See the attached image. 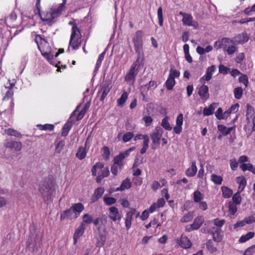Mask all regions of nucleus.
<instances>
[{
  "label": "nucleus",
  "instance_id": "72a5a7b5",
  "mask_svg": "<svg viewBox=\"0 0 255 255\" xmlns=\"http://www.w3.org/2000/svg\"><path fill=\"white\" fill-rule=\"evenodd\" d=\"M14 86L13 83H10L7 84L5 86V88L6 89H8V91L6 92L5 96L4 97V99L8 100L12 96H13V92L11 90V89Z\"/></svg>",
  "mask_w": 255,
  "mask_h": 255
},
{
  "label": "nucleus",
  "instance_id": "0e129e2a",
  "mask_svg": "<svg viewBox=\"0 0 255 255\" xmlns=\"http://www.w3.org/2000/svg\"><path fill=\"white\" fill-rule=\"evenodd\" d=\"M230 70V69L223 65L220 64L219 66V73L224 75L227 74Z\"/></svg>",
  "mask_w": 255,
  "mask_h": 255
},
{
  "label": "nucleus",
  "instance_id": "4468645a",
  "mask_svg": "<svg viewBox=\"0 0 255 255\" xmlns=\"http://www.w3.org/2000/svg\"><path fill=\"white\" fill-rule=\"evenodd\" d=\"M183 122V115L182 114H180L176 118V126L174 127L173 131L176 134H180L182 130V126Z\"/></svg>",
  "mask_w": 255,
  "mask_h": 255
},
{
  "label": "nucleus",
  "instance_id": "f257e3e1",
  "mask_svg": "<svg viewBox=\"0 0 255 255\" xmlns=\"http://www.w3.org/2000/svg\"><path fill=\"white\" fill-rule=\"evenodd\" d=\"M134 49L138 57L136 61L132 64L129 71L125 77V81L133 86L135 81V77L138 73L136 68L137 64L143 59L144 53L143 51V32L141 30L137 31L132 38Z\"/></svg>",
  "mask_w": 255,
  "mask_h": 255
},
{
  "label": "nucleus",
  "instance_id": "393cba45",
  "mask_svg": "<svg viewBox=\"0 0 255 255\" xmlns=\"http://www.w3.org/2000/svg\"><path fill=\"white\" fill-rule=\"evenodd\" d=\"M71 208L75 214L77 215L78 216L84 210V207L81 203L73 204Z\"/></svg>",
  "mask_w": 255,
  "mask_h": 255
},
{
  "label": "nucleus",
  "instance_id": "79ce46f5",
  "mask_svg": "<svg viewBox=\"0 0 255 255\" xmlns=\"http://www.w3.org/2000/svg\"><path fill=\"white\" fill-rule=\"evenodd\" d=\"M194 216L193 212H189L186 214L181 219V222L183 223H187L191 221Z\"/></svg>",
  "mask_w": 255,
  "mask_h": 255
},
{
  "label": "nucleus",
  "instance_id": "423d86ee",
  "mask_svg": "<svg viewBox=\"0 0 255 255\" xmlns=\"http://www.w3.org/2000/svg\"><path fill=\"white\" fill-rule=\"evenodd\" d=\"M204 222V219L202 216H198L196 217L192 224L188 225L186 226L185 231L190 232L192 231L198 230L200 228Z\"/></svg>",
  "mask_w": 255,
  "mask_h": 255
},
{
  "label": "nucleus",
  "instance_id": "c85d7f7f",
  "mask_svg": "<svg viewBox=\"0 0 255 255\" xmlns=\"http://www.w3.org/2000/svg\"><path fill=\"white\" fill-rule=\"evenodd\" d=\"M143 146L141 149H140V152L141 154H143L145 153L148 149L149 145L148 143L149 142V138L147 135L145 134L143 137Z\"/></svg>",
  "mask_w": 255,
  "mask_h": 255
},
{
  "label": "nucleus",
  "instance_id": "b1692460",
  "mask_svg": "<svg viewBox=\"0 0 255 255\" xmlns=\"http://www.w3.org/2000/svg\"><path fill=\"white\" fill-rule=\"evenodd\" d=\"M215 69L216 67L215 65H212L208 67L206 70V74L201 78L200 81H202L204 80L207 81H209L211 79L213 73L214 72Z\"/></svg>",
  "mask_w": 255,
  "mask_h": 255
},
{
  "label": "nucleus",
  "instance_id": "58836bf2",
  "mask_svg": "<svg viewBox=\"0 0 255 255\" xmlns=\"http://www.w3.org/2000/svg\"><path fill=\"white\" fill-rule=\"evenodd\" d=\"M211 181L217 185H221L223 181V178L220 176L213 174L211 176Z\"/></svg>",
  "mask_w": 255,
  "mask_h": 255
},
{
  "label": "nucleus",
  "instance_id": "3c124183",
  "mask_svg": "<svg viewBox=\"0 0 255 255\" xmlns=\"http://www.w3.org/2000/svg\"><path fill=\"white\" fill-rule=\"evenodd\" d=\"M17 18V15L16 13L12 11L10 14L5 18V21L6 24L10 23L14 21H15Z\"/></svg>",
  "mask_w": 255,
  "mask_h": 255
},
{
  "label": "nucleus",
  "instance_id": "f8f14e48",
  "mask_svg": "<svg viewBox=\"0 0 255 255\" xmlns=\"http://www.w3.org/2000/svg\"><path fill=\"white\" fill-rule=\"evenodd\" d=\"M110 214L109 217L113 221L116 222L117 220H120L122 219V216L120 214L117 208L114 206L111 207L109 208Z\"/></svg>",
  "mask_w": 255,
  "mask_h": 255
},
{
  "label": "nucleus",
  "instance_id": "8fccbe9b",
  "mask_svg": "<svg viewBox=\"0 0 255 255\" xmlns=\"http://www.w3.org/2000/svg\"><path fill=\"white\" fill-rule=\"evenodd\" d=\"M102 167H103V164L102 163L100 162L96 163L92 168V175L93 176H96L97 175V170Z\"/></svg>",
  "mask_w": 255,
  "mask_h": 255
},
{
  "label": "nucleus",
  "instance_id": "4be33fe9",
  "mask_svg": "<svg viewBox=\"0 0 255 255\" xmlns=\"http://www.w3.org/2000/svg\"><path fill=\"white\" fill-rule=\"evenodd\" d=\"M85 227L83 226V224H81L76 230L73 236L74 243L76 244L78 239L83 234Z\"/></svg>",
  "mask_w": 255,
  "mask_h": 255
},
{
  "label": "nucleus",
  "instance_id": "4c0bfd02",
  "mask_svg": "<svg viewBox=\"0 0 255 255\" xmlns=\"http://www.w3.org/2000/svg\"><path fill=\"white\" fill-rule=\"evenodd\" d=\"M93 221V217L91 215L85 214L83 216V222L81 224H83V226L85 227V224H90Z\"/></svg>",
  "mask_w": 255,
  "mask_h": 255
},
{
  "label": "nucleus",
  "instance_id": "a18cd8bd",
  "mask_svg": "<svg viewBox=\"0 0 255 255\" xmlns=\"http://www.w3.org/2000/svg\"><path fill=\"white\" fill-rule=\"evenodd\" d=\"M203 199V195L201 193L196 190L193 193V200L195 203H199Z\"/></svg>",
  "mask_w": 255,
  "mask_h": 255
},
{
  "label": "nucleus",
  "instance_id": "a19ab883",
  "mask_svg": "<svg viewBox=\"0 0 255 255\" xmlns=\"http://www.w3.org/2000/svg\"><path fill=\"white\" fill-rule=\"evenodd\" d=\"M70 37H81V33L80 32V29L77 27V26H74L72 28V32L70 36Z\"/></svg>",
  "mask_w": 255,
  "mask_h": 255
},
{
  "label": "nucleus",
  "instance_id": "09e8293b",
  "mask_svg": "<svg viewBox=\"0 0 255 255\" xmlns=\"http://www.w3.org/2000/svg\"><path fill=\"white\" fill-rule=\"evenodd\" d=\"M240 191H238L232 197L233 203L236 205H239L241 202L242 198L240 194Z\"/></svg>",
  "mask_w": 255,
  "mask_h": 255
},
{
  "label": "nucleus",
  "instance_id": "7c9ffc66",
  "mask_svg": "<svg viewBox=\"0 0 255 255\" xmlns=\"http://www.w3.org/2000/svg\"><path fill=\"white\" fill-rule=\"evenodd\" d=\"M237 182L240 185L238 191L242 192L247 184V181L244 177H238L236 178Z\"/></svg>",
  "mask_w": 255,
  "mask_h": 255
},
{
  "label": "nucleus",
  "instance_id": "4d7b16f0",
  "mask_svg": "<svg viewBox=\"0 0 255 255\" xmlns=\"http://www.w3.org/2000/svg\"><path fill=\"white\" fill-rule=\"evenodd\" d=\"M128 94L127 92H124L123 94L122 95L121 98L118 100V103L119 105L122 106L123 105L127 98H128Z\"/></svg>",
  "mask_w": 255,
  "mask_h": 255
},
{
  "label": "nucleus",
  "instance_id": "2eb2a0df",
  "mask_svg": "<svg viewBox=\"0 0 255 255\" xmlns=\"http://www.w3.org/2000/svg\"><path fill=\"white\" fill-rule=\"evenodd\" d=\"M100 170L98 172V175L96 178V182L98 183H101L103 178L108 177L110 174V171L108 167H104L100 168Z\"/></svg>",
  "mask_w": 255,
  "mask_h": 255
},
{
  "label": "nucleus",
  "instance_id": "680f3d73",
  "mask_svg": "<svg viewBox=\"0 0 255 255\" xmlns=\"http://www.w3.org/2000/svg\"><path fill=\"white\" fill-rule=\"evenodd\" d=\"M116 199L113 197H104V201L108 206L112 205L116 202Z\"/></svg>",
  "mask_w": 255,
  "mask_h": 255
},
{
  "label": "nucleus",
  "instance_id": "5701e85b",
  "mask_svg": "<svg viewBox=\"0 0 255 255\" xmlns=\"http://www.w3.org/2000/svg\"><path fill=\"white\" fill-rule=\"evenodd\" d=\"M104 188L103 187H99L95 189L92 197V202H95L99 199L104 194Z\"/></svg>",
  "mask_w": 255,
  "mask_h": 255
},
{
  "label": "nucleus",
  "instance_id": "bf43d9fd",
  "mask_svg": "<svg viewBox=\"0 0 255 255\" xmlns=\"http://www.w3.org/2000/svg\"><path fill=\"white\" fill-rule=\"evenodd\" d=\"M206 246L207 249L211 252L213 253L217 251L216 248L214 247L213 245V242L211 240H209L207 242L206 244Z\"/></svg>",
  "mask_w": 255,
  "mask_h": 255
},
{
  "label": "nucleus",
  "instance_id": "338daca9",
  "mask_svg": "<svg viewBox=\"0 0 255 255\" xmlns=\"http://www.w3.org/2000/svg\"><path fill=\"white\" fill-rule=\"evenodd\" d=\"M213 222L217 227H222L224 225L225 220L224 219L220 220L219 218H216L213 220Z\"/></svg>",
  "mask_w": 255,
  "mask_h": 255
},
{
  "label": "nucleus",
  "instance_id": "dca6fc26",
  "mask_svg": "<svg viewBox=\"0 0 255 255\" xmlns=\"http://www.w3.org/2000/svg\"><path fill=\"white\" fill-rule=\"evenodd\" d=\"M5 146L8 148L13 149L15 151H20L22 148V143L19 141H14L12 140H7Z\"/></svg>",
  "mask_w": 255,
  "mask_h": 255
},
{
  "label": "nucleus",
  "instance_id": "0eeeda50",
  "mask_svg": "<svg viewBox=\"0 0 255 255\" xmlns=\"http://www.w3.org/2000/svg\"><path fill=\"white\" fill-rule=\"evenodd\" d=\"M246 117L248 124L252 122L253 127L251 132L255 131V111L254 108L250 104L247 105Z\"/></svg>",
  "mask_w": 255,
  "mask_h": 255
},
{
  "label": "nucleus",
  "instance_id": "412c9836",
  "mask_svg": "<svg viewBox=\"0 0 255 255\" xmlns=\"http://www.w3.org/2000/svg\"><path fill=\"white\" fill-rule=\"evenodd\" d=\"M78 217L77 215H74V211H73L72 209L70 207L68 210H66L63 211L61 214V219H64L65 218H68L70 219H76Z\"/></svg>",
  "mask_w": 255,
  "mask_h": 255
},
{
  "label": "nucleus",
  "instance_id": "1a4fd4ad",
  "mask_svg": "<svg viewBox=\"0 0 255 255\" xmlns=\"http://www.w3.org/2000/svg\"><path fill=\"white\" fill-rule=\"evenodd\" d=\"M192 16L190 14H184L182 18L183 24L189 26H192L194 28L197 29L198 27V23L193 20Z\"/></svg>",
  "mask_w": 255,
  "mask_h": 255
},
{
  "label": "nucleus",
  "instance_id": "9b49d317",
  "mask_svg": "<svg viewBox=\"0 0 255 255\" xmlns=\"http://www.w3.org/2000/svg\"><path fill=\"white\" fill-rule=\"evenodd\" d=\"M135 213L136 210L135 209L131 208L130 211L126 214L125 218V226L127 230H128L130 228L133 216L135 214Z\"/></svg>",
  "mask_w": 255,
  "mask_h": 255
},
{
  "label": "nucleus",
  "instance_id": "aec40b11",
  "mask_svg": "<svg viewBox=\"0 0 255 255\" xmlns=\"http://www.w3.org/2000/svg\"><path fill=\"white\" fill-rule=\"evenodd\" d=\"M197 171V167L196 166V161H192L190 167L186 170L185 174L188 177H193L196 175Z\"/></svg>",
  "mask_w": 255,
  "mask_h": 255
},
{
  "label": "nucleus",
  "instance_id": "2f4dec72",
  "mask_svg": "<svg viewBox=\"0 0 255 255\" xmlns=\"http://www.w3.org/2000/svg\"><path fill=\"white\" fill-rule=\"evenodd\" d=\"M90 106V103L87 102L81 110L80 113L78 114L77 117V121L81 120L84 116L85 114L86 113L87 110L89 109Z\"/></svg>",
  "mask_w": 255,
  "mask_h": 255
},
{
  "label": "nucleus",
  "instance_id": "ea45409f",
  "mask_svg": "<svg viewBox=\"0 0 255 255\" xmlns=\"http://www.w3.org/2000/svg\"><path fill=\"white\" fill-rule=\"evenodd\" d=\"M125 158L123 154L120 153L118 156L115 157L114 159V163L119 165V167L121 168L123 165V161Z\"/></svg>",
  "mask_w": 255,
  "mask_h": 255
},
{
  "label": "nucleus",
  "instance_id": "69168bd1",
  "mask_svg": "<svg viewBox=\"0 0 255 255\" xmlns=\"http://www.w3.org/2000/svg\"><path fill=\"white\" fill-rule=\"evenodd\" d=\"M179 75L180 72L176 70V69H173L172 68L170 70V73L168 77L170 78H173V79H174L175 78L178 77Z\"/></svg>",
  "mask_w": 255,
  "mask_h": 255
},
{
  "label": "nucleus",
  "instance_id": "f3484780",
  "mask_svg": "<svg viewBox=\"0 0 255 255\" xmlns=\"http://www.w3.org/2000/svg\"><path fill=\"white\" fill-rule=\"evenodd\" d=\"M198 94L203 100H207L209 98V88L206 85H203L198 90Z\"/></svg>",
  "mask_w": 255,
  "mask_h": 255
},
{
  "label": "nucleus",
  "instance_id": "f03ea898",
  "mask_svg": "<svg viewBox=\"0 0 255 255\" xmlns=\"http://www.w3.org/2000/svg\"><path fill=\"white\" fill-rule=\"evenodd\" d=\"M65 9L66 5L60 3L57 8H54L50 12L41 15V19L43 21L46 22V24L49 26H51L56 22V18L61 15L62 12L65 10Z\"/></svg>",
  "mask_w": 255,
  "mask_h": 255
},
{
  "label": "nucleus",
  "instance_id": "864d4df0",
  "mask_svg": "<svg viewBox=\"0 0 255 255\" xmlns=\"http://www.w3.org/2000/svg\"><path fill=\"white\" fill-rule=\"evenodd\" d=\"M234 94L236 99H240L243 94L242 88L241 87L236 88L234 89Z\"/></svg>",
  "mask_w": 255,
  "mask_h": 255
},
{
  "label": "nucleus",
  "instance_id": "f704fd0d",
  "mask_svg": "<svg viewBox=\"0 0 255 255\" xmlns=\"http://www.w3.org/2000/svg\"><path fill=\"white\" fill-rule=\"evenodd\" d=\"M213 238L214 241L220 242L223 239V233L221 230L217 229L213 233Z\"/></svg>",
  "mask_w": 255,
  "mask_h": 255
},
{
  "label": "nucleus",
  "instance_id": "e433bc0d",
  "mask_svg": "<svg viewBox=\"0 0 255 255\" xmlns=\"http://www.w3.org/2000/svg\"><path fill=\"white\" fill-rule=\"evenodd\" d=\"M222 195L223 197L225 198H229L231 197L233 194V191L231 189L226 186L222 187Z\"/></svg>",
  "mask_w": 255,
  "mask_h": 255
},
{
  "label": "nucleus",
  "instance_id": "473e14b6",
  "mask_svg": "<svg viewBox=\"0 0 255 255\" xmlns=\"http://www.w3.org/2000/svg\"><path fill=\"white\" fill-rule=\"evenodd\" d=\"M87 155V151L85 147L80 146L78 148V151L76 153V157L80 160L83 159Z\"/></svg>",
  "mask_w": 255,
  "mask_h": 255
},
{
  "label": "nucleus",
  "instance_id": "ddd939ff",
  "mask_svg": "<svg viewBox=\"0 0 255 255\" xmlns=\"http://www.w3.org/2000/svg\"><path fill=\"white\" fill-rule=\"evenodd\" d=\"M249 39V37L246 33H242L235 36L232 40L234 44H240L247 42Z\"/></svg>",
  "mask_w": 255,
  "mask_h": 255
},
{
  "label": "nucleus",
  "instance_id": "a878e982",
  "mask_svg": "<svg viewBox=\"0 0 255 255\" xmlns=\"http://www.w3.org/2000/svg\"><path fill=\"white\" fill-rule=\"evenodd\" d=\"M217 107V104L213 103L211 104L209 107L205 108L203 111V114L205 116H209L214 113L215 108Z\"/></svg>",
  "mask_w": 255,
  "mask_h": 255
},
{
  "label": "nucleus",
  "instance_id": "13d9d810",
  "mask_svg": "<svg viewBox=\"0 0 255 255\" xmlns=\"http://www.w3.org/2000/svg\"><path fill=\"white\" fill-rule=\"evenodd\" d=\"M239 81L243 83L245 86V88L247 87L248 84V77L246 75L242 74L239 78Z\"/></svg>",
  "mask_w": 255,
  "mask_h": 255
},
{
  "label": "nucleus",
  "instance_id": "c9c22d12",
  "mask_svg": "<svg viewBox=\"0 0 255 255\" xmlns=\"http://www.w3.org/2000/svg\"><path fill=\"white\" fill-rule=\"evenodd\" d=\"M169 117L166 116L161 121V126L166 130H171L172 127L168 122Z\"/></svg>",
  "mask_w": 255,
  "mask_h": 255
},
{
  "label": "nucleus",
  "instance_id": "bb28decb",
  "mask_svg": "<svg viewBox=\"0 0 255 255\" xmlns=\"http://www.w3.org/2000/svg\"><path fill=\"white\" fill-rule=\"evenodd\" d=\"M235 127L227 128L226 127L222 125H219L218 126V129L224 135H227L229 134L232 130L235 129Z\"/></svg>",
  "mask_w": 255,
  "mask_h": 255
},
{
  "label": "nucleus",
  "instance_id": "de8ad7c7",
  "mask_svg": "<svg viewBox=\"0 0 255 255\" xmlns=\"http://www.w3.org/2000/svg\"><path fill=\"white\" fill-rule=\"evenodd\" d=\"M228 209L230 214L232 215H234L237 211V205L235 204L232 202H229L228 203Z\"/></svg>",
  "mask_w": 255,
  "mask_h": 255
},
{
  "label": "nucleus",
  "instance_id": "c03bdc74",
  "mask_svg": "<svg viewBox=\"0 0 255 255\" xmlns=\"http://www.w3.org/2000/svg\"><path fill=\"white\" fill-rule=\"evenodd\" d=\"M5 133L9 135L14 136L17 137H21L22 136V134L20 133L12 128L5 129Z\"/></svg>",
  "mask_w": 255,
  "mask_h": 255
},
{
  "label": "nucleus",
  "instance_id": "052dcab7",
  "mask_svg": "<svg viewBox=\"0 0 255 255\" xmlns=\"http://www.w3.org/2000/svg\"><path fill=\"white\" fill-rule=\"evenodd\" d=\"M37 127L41 130H52L54 129V126L51 124H45L44 125H38Z\"/></svg>",
  "mask_w": 255,
  "mask_h": 255
},
{
  "label": "nucleus",
  "instance_id": "20e7f679",
  "mask_svg": "<svg viewBox=\"0 0 255 255\" xmlns=\"http://www.w3.org/2000/svg\"><path fill=\"white\" fill-rule=\"evenodd\" d=\"M230 43L234 44L233 41L230 40L229 38H223L222 39L216 41L214 46L217 49L223 48L224 50L226 51L229 55H232L236 51L237 48L234 45L227 46L228 44Z\"/></svg>",
  "mask_w": 255,
  "mask_h": 255
},
{
  "label": "nucleus",
  "instance_id": "37998d69",
  "mask_svg": "<svg viewBox=\"0 0 255 255\" xmlns=\"http://www.w3.org/2000/svg\"><path fill=\"white\" fill-rule=\"evenodd\" d=\"M255 235V233L252 232L248 233L244 236H242L239 239V241L241 243H245L246 241L252 239Z\"/></svg>",
  "mask_w": 255,
  "mask_h": 255
},
{
  "label": "nucleus",
  "instance_id": "6ab92c4d",
  "mask_svg": "<svg viewBox=\"0 0 255 255\" xmlns=\"http://www.w3.org/2000/svg\"><path fill=\"white\" fill-rule=\"evenodd\" d=\"M81 44V38L70 37L68 50H69L70 47H71L73 50H77L79 48Z\"/></svg>",
  "mask_w": 255,
  "mask_h": 255
},
{
  "label": "nucleus",
  "instance_id": "39448f33",
  "mask_svg": "<svg viewBox=\"0 0 255 255\" xmlns=\"http://www.w3.org/2000/svg\"><path fill=\"white\" fill-rule=\"evenodd\" d=\"M41 238L36 236L35 237H30L27 247L32 252L36 253L41 245Z\"/></svg>",
  "mask_w": 255,
  "mask_h": 255
},
{
  "label": "nucleus",
  "instance_id": "6e6552de",
  "mask_svg": "<svg viewBox=\"0 0 255 255\" xmlns=\"http://www.w3.org/2000/svg\"><path fill=\"white\" fill-rule=\"evenodd\" d=\"M163 133L162 128L160 127H156L150 134L152 143L154 145L159 144L160 139Z\"/></svg>",
  "mask_w": 255,
  "mask_h": 255
},
{
  "label": "nucleus",
  "instance_id": "cd10ccee",
  "mask_svg": "<svg viewBox=\"0 0 255 255\" xmlns=\"http://www.w3.org/2000/svg\"><path fill=\"white\" fill-rule=\"evenodd\" d=\"M107 216L105 214H103L100 218H96L94 220L93 224L96 226L99 224L104 225L107 223Z\"/></svg>",
  "mask_w": 255,
  "mask_h": 255
},
{
  "label": "nucleus",
  "instance_id": "7ed1b4c3",
  "mask_svg": "<svg viewBox=\"0 0 255 255\" xmlns=\"http://www.w3.org/2000/svg\"><path fill=\"white\" fill-rule=\"evenodd\" d=\"M39 191L45 202L48 203L51 201L53 197L54 189L53 186L50 185L49 182L42 181L40 184Z\"/></svg>",
  "mask_w": 255,
  "mask_h": 255
},
{
  "label": "nucleus",
  "instance_id": "5fc2aeb1",
  "mask_svg": "<svg viewBox=\"0 0 255 255\" xmlns=\"http://www.w3.org/2000/svg\"><path fill=\"white\" fill-rule=\"evenodd\" d=\"M121 186L122 187L124 191L125 189L130 188L131 187V183L130 182V179L128 178H127L122 182Z\"/></svg>",
  "mask_w": 255,
  "mask_h": 255
},
{
  "label": "nucleus",
  "instance_id": "603ef678",
  "mask_svg": "<svg viewBox=\"0 0 255 255\" xmlns=\"http://www.w3.org/2000/svg\"><path fill=\"white\" fill-rule=\"evenodd\" d=\"M157 17L158 19L159 25L160 26H162L163 24V18L162 8L161 6H160L157 9Z\"/></svg>",
  "mask_w": 255,
  "mask_h": 255
},
{
  "label": "nucleus",
  "instance_id": "774afa93",
  "mask_svg": "<svg viewBox=\"0 0 255 255\" xmlns=\"http://www.w3.org/2000/svg\"><path fill=\"white\" fill-rule=\"evenodd\" d=\"M215 116L218 120L224 119V115L223 113V110L221 108H219L215 113Z\"/></svg>",
  "mask_w": 255,
  "mask_h": 255
},
{
  "label": "nucleus",
  "instance_id": "e2e57ef3",
  "mask_svg": "<svg viewBox=\"0 0 255 255\" xmlns=\"http://www.w3.org/2000/svg\"><path fill=\"white\" fill-rule=\"evenodd\" d=\"M253 165L251 163H243L240 165V168L243 171L249 170L250 171H252Z\"/></svg>",
  "mask_w": 255,
  "mask_h": 255
},
{
  "label": "nucleus",
  "instance_id": "9d476101",
  "mask_svg": "<svg viewBox=\"0 0 255 255\" xmlns=\"http://www.w3.org/2000/svg\"><path fill=\"white\" fill-rule=\"evenodd\" d=\"M111 89V87L110 84L106 83L103 85L100 90H99L98 94L100 96V101H104L105 98L110 92Z\"/></svg>",
  "mask_w": 255,
  "mask_h": 255
},
{
  "label": "nucleus",
  "instance_id": "6e6d98bb",
  "mask_svg": "<svg viewBox=\"0 0 255 255\" xmlns=\"http://www.w3.org/2000/svg\"><path fill=\"white\" fill-rule=\"evenodd\" d=\"M134 136L133 132L129 131L125 133L123 136V140L124 142H127L131 139Z\"/></svg>",
  "mask_w": 255,
  "mask_h": 255
},
{
  "label": "nucleus",
  "instance_id": "c756f323",
  "mask_svg": "<svg viewBox=\"0 0 255 255\" xmlns=\"http://www.w3.org/2000/svg\"><path fill=\"white\" fill-rule=\"evenodd\" d=\"M181 247L184 249H188L192 246V243L188 238L182 236L181 237Z\"/></svg>",
  "mask_w": 255,
  "mask_h": 255
},
{
  "label": "nucleus",
  "instance_id": "49530a36",
  "mask_svg": "<svg viewBox=\"0 0 255 255\" xmlns=\"http://www.w3.org/2000/svg\"><path fill=\"white\" fill-rule=\"evenodd\" d=\"M175 84V79H173V78H170L169 77H168L167 80H166L165 82V85L166 88L169 90H171L173 89V87Z\"/></svg>",
  "mask_w": 255,
  "mask_h": 255
},
{
  "label": "nucleus",
  "instance_id": "a211bd4d",
  "mask_svg": "<svg viewBox=\"0 0 255 255\" xmlns=\"http://www.w3.org/2000/svg\"><path fill=\"white\" fill-rule=\"evenodd\" d=\"M74 123V121L73 120L69 119L64 124L62 128L61 131V135L62 136H66L67 135Z\"/></svg>",
  "mask_w": 255,
  "mask_h": 255
}]
</instances>
